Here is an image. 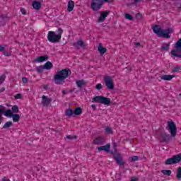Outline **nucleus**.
<instances>
[{
  "instance_id": "obj_1",
  "label": "nucleus",
  "mask_w": 181,
  "mask_h": 181,
  "mask_svg": "<svg viewBox=\"0 0 181 181\" xmlns=\"http://www.w3.org/2000/svg\"><path fill=\"white\" fill-rule=\"evenodd\" d=\"M167 124L168 129H169L170 134L165 132H161L159 133L158 137L160 142L164 144H169L170 139H172V138H175V136H176V134H177V127H176V124H175L173 121H168Z\"/></svg>"
},
{
  "instance_id": "obj_2",
  "label": "nucleus",
  "mask_w": 181,
  "mask_h": 181,
  "mask_svg": "<svg viewBox=\"0 0 181 181\" xmlns=\"http://www.w3.org/2000/svg\"><path fill=\"white\" fill-rule=\"evenodd\" d=\"M69 76H71V70L66 68L58 71L54 75L53 81L57 86H63L66 83V78H69Z\"/></svg>"
},
{
  "instance_id": "obj_3",
  "label": "nucleus",
  "mask_w": 181,
  "mask_h": 181,
  "mask_svg": "<svg viewBox=\"0 0 181 181\" xmlns=\"http://www.w3.org/2000/svg\"><path fill=\"white\" fill-rule=\"evenodd\" d=\"M0 112L4 115L7 118H13V122H19V119H21V115L18 114H13L11 109H7L6 107L2 105H0ZM0 114V124H2V115Z\"/></svg>"
},
{
  "instance_id": "obj_4",
  "label": "nucleus",
  "mask_w": 181,
  "mask_h": 181,
  "mask_svg": "<svg viewBox=\"0 0 181 181\" xmlns=\"http://www.w3.org/2000/svg\"><path fill=\"white\" fill-rule=\"evenodd\" d=\"M153 32L156 33L159 37H165V39H170V33H173V28H167L165 30H163L159 27L158 25H156L153 27Z\"/></svg>"
},
{
  "instance_id": "obj_5",
  "label": "nucleus",
  "mask_w": 181,
  "mask_h": 181,
  "mask_svg": "<svg viewBox=\"0 0 181 181\" xmlns=\"http://www.w3.org/2000/svg\"><path fill=\"white\" fill-rule=\"evenodd\" d=\"M62 35H63V30L58 28L56 32L49 31L47 34V40L50 43H59L62 39Z\"/></svg>"
},
{
  "instance_id": "obj_6",
  "label": "nucleus",
  "mask_w": 181,
  "mask_h": 181,
  "mask_svg": "<svg viewBox=\"0 0 181 181\" xmlns=\"http://www.w3.org/2000/svg\"><path fill=\"white\" fill-rule=\"evenodd\" d=\"M114 0H92L90 8L94 12H98L104 4H112Z\"/></svg>"
},
{
  "instance_id": "obj_7",
  "label": "nucleus",
  "mask_w": 181,
  "mask_h": 181,
  "mask_svg": "<svg viewBox=\"0 0 181 181\" xmlns=\"http://www.w3.org/2000/svg\"><path fill=\"white\" fill-rule=\"evenodd\" d=\"M117 146L115 144L114 145V149L115 151H111L110 153L112 155L113 158L115 159L116 163L119 165V166H124L125 165L126 162L124 160V158L122 157V155L119 153H116L117 152Z\"/></svg>"
},
{
  "instance_id": "obj_8",
  "label": "nucleus",
  "mask_w": 181,
  "mask_h": 181,
  "mask_svg": "<svg viewBox=\"0 0 181 181\" xmlns=\"http://www.w3.org/2000/svg\"><path fill=\"white\" fill-rule=\"evenodd\" d=\"M92 103H98L99 104H103V105L108 106L111 104V98L103 95H98L92 98Z\"/></svg>"
},
{
  "instance_id": "obj_9",
  "label": "nucleus",
  "mask_w": 181,
  "mask_h": 181,
  "mask_svg": "<svg viewBox=\"0 0 181 181\" xmlns=\"http://www.w3.org/2000/svg\"><path fill=\"white\" fill-rule=\"evenodd\" d=\"M179 162H181V153L173 156L172 158H168L165 162V165H176V163H179Z\"/></svg>"
},
{
  "instance_id": "obj_10",
  "label": "nucleus",
  "mask_w": 181,
  "mask_h": 181,
  "mask_svg": "<svg viewBox=\"0 0 181 181\" xmlns=\"http://www.w3.org/2000/svg\"><path fill=\"white\" fill-rule=\"evenodd\" d=\"M104 83L107 88V90H114V79L110 76H106L104 77Z\"/></svg>"
},
{
  "instance_id": "obj_11",
  "label": "nucleus",
  "mask_w": 181,
  "mask_h": 181,
  "mask_svg": "<svg viewBox=\"0 0 181 181\" xmlns=\"http://www.w3.org/2000/svg\"><path fill=\"white\" fill-rule=\"evenodd\" d=\"M110 13H111V11H110V10L100 11V16H99V18L98 19V23H101L103 22H104V21H105V19H107V16H108V15H110Z\"/></svg>"
},
{
  "instance_id": "obj_12",
  "label": "nucleus",
  "mask_w": 181,
  "mask_h": 181,
  "mask_svg": "<svg viewBox=\"0 0 181 181\" xmlns=\"http://www.w3.org/2000/svg\"><path fill=\"white\" fill-rule=\"evenodd\" d=\"M110 149H111L110 144H107L105 146H101L98 147V151L99 152L104 151V152H106V153H111V152H112V151H110Z\"/></svg>"
},
{
  "instance_id": "obj_13",
  "label": "nucleus",
  "mask_w": 181,
  "mask_h": 181,
  "mask_svg": "<svg viewBox=\"0 0 181 181\" xmlns=\"http://www.w3.org/2000/svg\"><path fill=\"white\" fill-rule=\"evenodd\" d=\"M73 46L74 47H75L76 50H79L80 47H81L82 49H86V44L84 43V41L81 40H79L77 42H74Z\"/></svg>"
},
{
  "instance_id": "obj_14",
  "label": "nucleus",
  "mask_w": 181,
  "mask_h": 181,
  "mask_svg": "<svg viewBox=\"0 0 181 181\" xmlns=\"http://www.w3.org/2000/svg\"><path fill=\"white\" fill-rule=\"evenodd\" d=\"M41 104H42L43 107H48L52 104V99L46 95H42Z\"/></svg>"
},
{
  "instance_id": "obj_15",
  "label": "nucleus",
  "mask_w": 181,
  "mask_h": 181,
  "mask_svg": "<svg viewBox=\"0 0 181 181\" xmlns=\"http://www.w3.org/2000/svg\"><path fill=\"white\" fill-rule=\"evenodd\" d=\"M105 144V139L103 136H98L93 140L94 145H104Z\"/></svg>"
},
{
  "instance_id": "obj_16",
  "label": "nucleus",
  "mask_w": 181,
  "mask_h": 181,
  "mask_svg": "<svg viewBox=\"0 0 181 181\" xmlns=\"http://www.w3.org/2000/svg\"><path fill=\"white\" fill-rule=\"evenodd\" d=\"M47 60H49V56L45 54L37 57L35 59V62H36V63H43V62H46Z\"/></svg>"
},
{
  "instance_id": "obj_17",
  "label": "nucleus",
  "mask_w": 181,
  "mask_h": 181,
  "mask_svg": "<svg viewBox=\"0 0 181 181\" xmlns=\"http://www.w3.org/2000/svg\"><path fill=\"white\" fill-rule=\"evenodd\" d=\"M33 8L35 11H39L42 8V2L37 1H33Z\"/></svg>"
},
{
  "instance_id": "obj_18",
  "label": "nucleus",
  "mask_w": 181,
  "mask_h": 181,
  "mask_svg": "<svg viewBox=\"0 0 181 181\" xmlns=\"http://www.w3.org/2000/svg\"><path fill=\"white\" fill-rule=\"evenodd\" d=\"M5 19H9V17H8V15L2 14L0 16V26H5V25H6V23L5 22Z\"/></svg>"
},
{
  "instance_id": "obj_19",
  "label": "nucleus",
  "mask_w": 181,
  "mask_h": 181,
  "mask_svg": "<svg viewBox=\"0 0 181 181\" xmlns=\"http://www.w3.org/2000/svg\"><path fill=\"white\" fill-rule=\"evenodd\" d=\"M98 50L102 55L107 52V48L103 47V44L101 43H99Z\"/></svg>"
},
{
  "instance_id": "obj_20",
  "label": "nucleus",
  "mask_w": 181,
  "mask_h": 181,
  "mask_svg": "<svg viewBox=\"0 0 181 181\" xmlns=\"http://www.w3.org/2000/svg\"><path fill=\"white\" fill-rule=\"evenodd\" d=\"M76 83L78 88H83V87H86V86H87V83H86L84 80H78Z\"/></svg>"
},
{
  "instance_id": "obj_21",
  "label": "nucleus",
  "mask_w": 181,
  "mask_h": 181,
  "mask_svg": "<svg viewBox=\"0 0 181 181\" xmlns=\"http://www.w3.org/2000/svg\"><path fill=\"white\" fill-rule=\"evenodd\" d=\"M174 77L175 75H163L160 78L161 80H164V81H170Z\"/></svg>"
},
{
  "instance_id": "obj_22",
  "label": "nucleus",
  "mask_w": 181,
  "mask_h": 181,
  "mask_svg": "<svg viewBox=\"0 0 181 181\" xmlns=\"http://www.w3.org/2000/svg\"><path fill=\"white\" fill-rule=\"evenodd\" d=\"M73 9H74V1L70 0L68 2L67 11H68V12H72Z\"/></svg>"
},
{
  "instance_id": "obj_23",
  "label": "nucleus",
  "mask_w": 181,
  "mask_h": 181,
  "mask_svg": "<svg viewBox=\"0 0 181 181\" xmlns=\"http://www.w3.org/2000/svg\"><path fill=\"white\" fill-rule=\"evenodd\" d=\"M43 66L45 70H50L53 69V64L50 62V61H47Z\"/></svg>"
},
{
  "instance_id": "obj_24",
  "label": "nucleus",
  "mask_w": 181,
  "mask_h": 181,
  "mask_svg": "<svg viewBox=\"0 0 181 181\" xmlns=\"http://www.w3.org/2000/svg\"><path fill=\"white\" fill-rule=\"evenodd\" d=\"M169 47H170V42L163 44V46L161 47L160 49L161 50H165V52H168Z\"/></svg>"
},
{
  "instance_id": "obj_25",
  "label": "nucleus",
  "mask_w": 181,
  "mask_h": 181,
  "mask_svg": "<svg viewBox=\"0 0 181 181\" xmlns=\"http://www.w3.org/2000/svg\"><path fill=\"white\" fill-rule=\"evenodd\" d=\"M74 112V115H81L83 114V109L81 107H77Z\"/></svg>"
},
{
  "instance_id": "obj_26",
  "label": "nucleus",
  "mask_w": 181,
  "mask_h": 181,
  "mask_svg": "<svg viewBox=\"0 0 181 181\" xmlns=\"http://www.w3.org/2000/svg\"><path fill=\"white\" fill-rule=\"evenodd\" d=\"M11 127H13V123L11 121H8L4 124L2 129H7L8 128H11Z\"/></svg>"
},
{
  "instance_id": "obj_27",
  "label": "nucleus",
  "mask_w": 181,
  "mask_h": 181,
  "mask_svg": "<svg viewBox=\"0 0 181 181\" xmlns=\"http://www.w3.org/2000/svg\"><path fill=\"white\" fill-rule=\"evenodd\" d=\"M174 49H177L178 52H181V38L177 41L175 45Z\"/></svg>"
},
{
  "instance_id": "obj_28",
  "label": "nucleus",
  "mask_w": 181,
  "mask_h": 181,
  "mask_svg": "<svg viewBox=\"0 0 181 181\" xmlns=\"http://www.w3.org/2000/svg\"><path fill=\"white\" fill-rule=\"evenodd\" d=\"M65 115L66 117H72V115H74V111L71 110V108H69L65 112Z\"/></svg>"
},
{
  "instance_id": "obj_29",
  "label": "nucleus",
  "mask_w": 181,
  "mask_h": 181,
  "mask_svg": "<svg viewBox=\"0 0 181 181\" xmlns=\"http://www.w3.org/2000/svg\"><path fill=\"white\" fill-rule=\"evenodd\" d=\"M35 70L37 73L42 74L43 73V70H45V69L43 65H40V66H36Z\"/></svg>"
},
{
  "instance_id": "obj_30",
  "label": "nucleus",
  "mask_w": 181,
  "mask_h": 181,
  "mask_svg": "<svg viewBox=\"0 0 181 181\" xmlns=\"http://www.w3.org/2000/svg\"><path fill=\"white\" fill-rule=\"evenodd\" d=\"M11 111L13 112V114H18V112H19V107L15 105L12 106Z\"/></svg>"
},
{
  "instance_id": "obj_31",
  "label": "nucleus",
  "mask_w": 181,
  "mask_h": 181,
  "mask_svg": "<svg viewBox=\"0 0 181 181\" xmlns=\"http://www.w3.org/2000/svg\"><path fill=\"white\" fill-rule=\"evenodd\" d=\"M161 173L165 176H170L172 175V170H161Z\"/></svg>"
},
{
  "instance_id": "obj_32",
  "label": "nucleus",
  "mask_w": 181,
  "mask_h": 181,
  "mask_svg": "<svg viewBox=\"0 0 181 181\" xmlns=\"http://www.w3.org/2000/svg\"><path fill=\"white\" fill-rule=\"evenodd\" d=\"M129 160L130 162H136V161L139 160V156H132V157L129 158Z\"/></svg>"
},
{
  "instance_id": "obj_33",
  "label": "nucleus",
  "mask_w": 181,
  "mask_h": 181,
  "mask_svg": "<svg viewBox=\"0 0 181 181\" xmlns=\"http://www.w3.org/2000/svg\"><path fill=\"white\" fill-rule=\"evenodd\" d=\"M105 134H107L108 135L114 134V131H112V128L110 127H107L105 129Z\"/></svg>"
},
{
  "instance_id": "obj_34",
  "label": "nucleus",
  "mask_w": 181,
  "mask_h": 181,
  "mask_svg": "<svg viewBox=\"0 0 181 181\" xmlns=\"http://www.w3.org/2000/svg\"><path fill=\"white\" fill-rule=\"evenodd\" d=\"M125 19H127L128 21H134V16L129 13H125L124 15Z\"/></svg>"
},
{
  "instance_id": "obj_35",
  "label": "nucleus",
  "mask_w": 181,
  "mask_h": 181,
  "mask_svg": "<svg viewBox=\"0 0 181 181\" xmlns=\"http://www.w3.org/2000/svg\"><path fill=\"white\" fill-rule=\"evenodd\" d=\"M177 179H181V167H179L177 170Z\"/></svg>"
},
{
  "instance_id": "obj_36",
  "label": "nucleus",
  "mask_w": 181,
  "mask_h": 181,
  "mask_svg": "<svg viewBox=\"0 0 181 181\" xmlns=\"http://www.w3.org/2000/svg\"><path fill=\"white\" fill-rule=\"evenodd\" d=\"M136 19L138 21H142L144 19V16L141 13H138L136 14Z\"/></svg>"
},
{
  "instance_id": "obj_37",
  "label": "nucleus",
  "mask_w": 181,
  "mask_h": 181,
  "mask_svg": "<svg viewBox=\"0 0 181 181\" xmlns=\"http://www.w3.org/2000/svg\"><path fill=\"white\" fill-rule=\"evenodd\" d=\"M6 78V76L5 74H3L0 76V85L5 81V79Z\"/></svg>"
},
{
  "instance_id": "obj_38",
  "label": "nucleus",
  "mask_w": 181,
  "mask_h": 181,
  "mask_svg": "<svg viewBox=\"0 0 181 181\" xmlns=\"http://www.w3.org/2000/svg\"><path fill=\"white\" fill-rule=\"evenodd\" d=\"M66 139H69L70 141H71L73 139H77V136L68 135V136H66Z\"/></svg>"
},
{
  "instance_id": "obj_39",
  "label": "nucleus",
  "mask_w": 181,
  "mask_h": 181,
  "mask_svg": "<svg viewBox=\"0 0 181 181\" xmlns=\"http://www.w3.org/2000/svg\"><path fill=\"white\" fill-rule=\"evenodd\" d=\"M180 70V66H175L173 69V73H177Z\"/></svg>"
},
{
  "instance_id": "obj_40",
  "label": "nucleus",
  "mask_w": 181,
  "mask_h": 181,
  "mask_svg": "<svg viewBox=\"0 0 181 181\" xmlns=\"http://www.w3.org/2000/svg\"><path fill=\"white\" fill-rule=\"evenodd\" d=\"M21 98H22V94L17 93L15 96V100H20Z\"/></svg>"
},
{
  "instance_id": "obj_41",
  "label": "nucleus",
  "mask_w": 181,
  "mask_h": 181,
  "mask_svg": "<svg viewBox=\"0 0 181 181\" xmlns=\"http://www.w3.org/2000/svg\"><path fill=\"white\" fill-rule=\"evenodd\" d=\"M22 81H23V84H26V83H28L29 81V79L26 77H23Z\"/></svg>"
},
{
  "instance_id": "obj_42",
  "label": "nucleus",
  "mask_w": 181,
  "mask_h": 181,
  "mask_svg": "<svg viewBox=\"0 0 181 181\" xmlns=\"http://www.w3.org/2000/svg\"><path fill=\"white\" fill-rule=\"evenodd\" d=\"M96 90H101L103 88V85L101 83H98L95 86Z\"/></svg>"
},
{
  "instance_id": "obj_43",
  "label": "nucleus",
  "mask_w": 181,
  "mask_h": 181,
  "mask_svg": "<svg viewBox=\"0 0 181 181\" xmlns=\"http://www.w3.org/2000/svg\"><path fill=\"white\" fill-rule=\"evenodd\" d=\"M21 12L22 15H26V10H25V8H21Z\"/></svg>"
},
{
  "instance_id": "obj_44",
  "label": "nucleus",
  "mask_w": 181,
  "mask_h": 181,
  "mask_svg": "<svg viewBox=\"0 0 181 181\" xmlns=\"http://www.w3.org/2000/svg\"><path fill=\"white\" fill-rule=\"evenodd\" d=\"M4 55L6 56V57H9V52H6L4 50V52H3Z\"/></svg>"
},
{
  "instance_id": "obj_45",
  "label": "nucleus",
  "mask_w": 181,
  "mask_h": 181,
  "mask_svg": "<svg viewBox=\"0 0 181 181\" xmlns=\"http://www.w3.org/2000/svg\"><path fill=\"white\" fill-rule=\"evenodd\" d=\"M1 181H11V180L8 177H4Z\"/></svg>"
},
{
  "instance_id": "obj_46",
  "label": "nucleus",
  "mask_w": 181,
  "mask_h": 181,
  "mask_svg": "<svg viewBox=\"0 0 181 181\" xmlns=\"http://www.w3.org/2000/svg\"><path fill=\"white\" fill-rule=\"evenodd\" d=\"M0 52H5V47H4L3 45H0Z\"/></svg>"
},
{
  "instance_id": "obj_47",
  "label": "nucleus",
  "mask_w": 181,
  "mask_h": 181,
  "mask_svg": "<svg viewBox=\"0 0 181 181\" xmlns=\"http://www.w3.org/2000/svg\"><path fill=\"white\" fill-rule=\"evenodd\" d=\"M91 108L93 111H95V110H97V106L95 105H91Z\"/></svg>"
},
{
  "instance_id": "obj_48",
  "label": "nucleus",
  "mask_w": 181,
  "mask_h": 181,
  "mask_svg": "<svg viewBox=\"0 0 181 181\" xmlns=\"http://www.w3.org/2000/svg\"><path fill=\"white\" fill-rule=\"evenodd\" d=\"M135 47H139V46H141V42H134Z\"/></svg>"
},
{
  "instance_id": "obj_49",
  "label": "nucleus",
  "mask_w": 181,
  "mask_h": 181,
  "mask_svg": "<svg viewBox=\"0 0 181 181\" xmlns=\"http://www.w3.org/2000/svg\"><path fill=\"white\" fill-rule=\"evenodd\" d=\"M4 91H5V88H4V87H2V88L0 89V93H4Z\"/></svg>"
},
{
  "instance_id": "obj_50",
  "label": "nucleus",
  "mask_w": 181,
  "mask_h": 181,
  "mask_svg": "<svg viewBox=\"0 0 181 181\" xmlns=\"http://www.w3.org/2000/svg\"><path fill=\"white\" fill-rule=\"evenodd\" d=\"M62 94L64 95H66V94H67V92L65 90H62Z\"/></svg>"
},
{
  "instance_id": "obj_51",
  "label": "nucleus",
  "mask_w": 181,
  "mask_h": 181,
  "mask_svg": "<svg viewBox=\"0 0 181 181\" xmlns=\"http://www.w3.org/2000/svg\"><path fill=\"white\" fill-rule=\"evenodd\" d=\"M134 4H138L139 2H141V0H134Z\"/></svg>"
},
{
  "instance_id": "obj_52",
  "label": "nucleus",
  "mask_w": 181,
  "mask_h": 181,
  "mask_svg": "<svg viewBox=\"0 0 181 181\" xmlns=\"http://www.w3.org/2000/svg\"><path fill=\"white\" fill-rule=\"evenodd\" d=\"M49 88V86H47V85H45V86H44V89L45 90H47Z\"/></svg>"
},
{
  "instance_id": "obj_53",
  "label": "nucleus",
  "mask_w": 181,
  "mask_h": 181,
  "mask_svg": "<svg viewBox=\"0 0 181 181\" xmlns=\"http://www.w3.org/2000/svg\"><path fill=\"white\" fill-rule=\"evenodd\" d=\"M74 91V89H70L69 93H73Z\"/></svg>"
},
{
  "instance_id": "obj_54",
  "label": "nucleus",
  "mask_w": 181,
  "mask_h": 181,
  "mask_svg": "<svg viewBox=\"0 0 181 181\" xmlns=\"http://www.w3.org/2000/svg\"><path fill=\"white\" fill-rule=\"evenodd\" d=\"M130 181H136V179H132Z\"/></svg>"
}]
</instances>
